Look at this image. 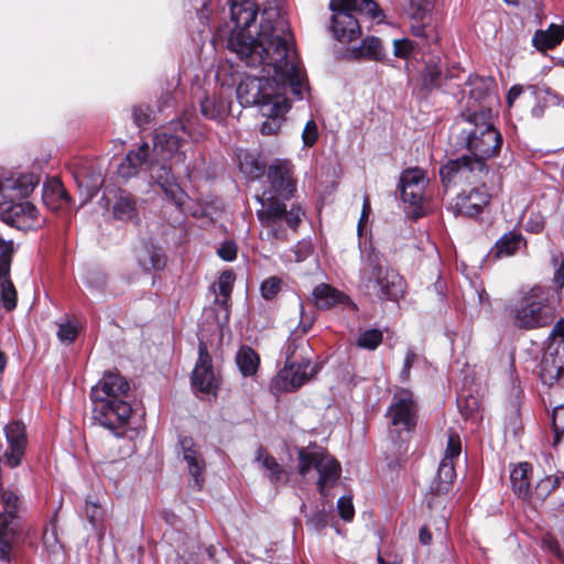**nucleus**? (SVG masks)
Segmentation results:
<instances>
[{
    "label": "nucleus",
    "mask_w": 564,
    "mask_h": 564,
    "mask_svg": "<svg viewBox=\"0 0 564 564\" xmlns=\"http://www.w3.org/2000/svg\"><path fill=\"white\" fill-rule=\"evenodd\" d=\"M455 478V464L441 460L437 473L430 485V490L435 495L446 494Z\"/></svg>",
    "instance_id": "nucleus-32"
},
{
    "label": "nucleus",
    "mask_w": 564,
    "mask_h": 564,
    "mask_svg": "<svg viewBox=\"0 0 564 564\" xmlns=\"http://www.w3.org/2000/svg\"><path fill=\"white\" fill-rule=\"evenodd\" d=\"M294 76L296 87L290 76H283L282 72H275L273 66L267 64L258 65L265 74L261 77H246L237 87V98L242 106H258L262 115L286 113L290 102L285 97V90L291 89L292 94L301 99L305 89V75L302 70L296 51L294 50Z\"/></svg>",
    "instance_id": "nucleus-3"
},
{
    "label": "nucleus",
    "mask_w": 564,
    "mask_h": 564,
    "mask_svg": "<svg viewBox=\"0 0 564 564\" xmlns=\"http://www.w3.org/2000/svg\"><path fill=\"white\" fill-rule=\"evenodd\" d=\"M471 85L474 88L470 90V96L476 100H484L490 97V90L494 86V82L491 79L478 78L473 79Z\"/></svg>",
    "instance_id": "nucleus-43"
},
{
    "label": "nucleus",
    "mask_w": 564,
    "mask_h": 564,
    "mask_svg": "<svg viewBox=\"0 0 564 564\" xmlns=\"http://www.w3.org/2000/svg\"><path fill=\"white\" fill-rule=\"evenodd\" d=\"M333 11L332 30L335 37L349 43L360 35V24L357 15L380 19L382 11L373 0H330Z\"/></svg>",
    "instance_id": "nucleus-6"
},
{
    "label": "nucleus",
    "mask_w": 564,
    "mask_h": 564,
    "mask_svg": "<svg viewBox=\"0 0 564 564\" xmlns=\"http://www.w3.org/2000/svg\"><path fill=\"white\" fill-rule=\"evenodd\" d=\"M416 360V354L413 350H408L404 359L403 369L401 371V377L403 380H406L410 376V370L413 364Z\"/></svg>",
    "instance_id": "nucleus-62"
},
{
    "label": "nucleus",
    "mask_w": 564,
    "mask_h": 564,
    "mask_svg": "<svg viewBox=\"0 0 564 564\" xmlns=\"http://www.w3.org/2000/svg\"><path fill=\"white\" fill-rule=\"evenodd\" d=\"M180 443L183 451V459L187 463L188 473L193 478L192 487L199 490L205 481V460L191 438L184 437Z\"/></svg>",
    "instance_id": "nucleus-22"
},
{
    "label": "nucleus",
    "mask_w": 564,
    "mask_h": 564,
    "mask_svg": "<svg viewBox=\"0 0 564 564\" xmlns=\"http://www.w3.org/2000/svg\"><path fill=\"white\" fill-rule=\"evenodd\" d=\"M76 180L80 187H86L90 197L97 194L104 182L100 169L89 171L87 166L79 169Z\"/></svg>",
    "instance_id": "nucleus-37"
},
{
    "label": "nucleus",
    "mask_w": 564,
    "mask_h": 564,
    "mask_svg": "<svg viewBox=\"0 0 564 564\" xmlns=\"http://www.w3.org/2000/svg\"><path fill=\"white\" fill-rule=\"evenodd\" d=\"M188 127L183 121L171 122L165 130L158 132L153 138V152L162 160L171 159L176 154L177 161H185V153H178V149L187 135Z\"/></svg>",
    "instance_id": "nucleus-14"
},
{
    "label": "nucleus",
    "mask_w": 564,
    "mask_h": 564,
    "mask_svg": "<svg viewBox=\"0 0 564 564\" xmlns=\"http://www.w3.org/2000/svg\"><path fill=\"white\" fill-rule=\"evenodd\" d=\"M129 391L128 381L118 373H106L93 387L90 398L95 404L94 420L109 430L123 425L132 413L131 405L121 398Z\"/></svg>",
    "instance_id": "nucleus-4"
},
{
    "label": "nucleus",
    "mask_w": 564,
    "mask_h": 564,
    "mask_svg": "<svg viewBox=\"0 0 564 564\" xmlns=\"http://www.w3.org/2000/svg\"><path fill=\"white\" fill-rule=\"evenodd\" d=\"M138 262L144 271L160 270L165 265V258L159 248L145 245L138 252Z\"/></svg>",
    "instance_id": "nucleus-35"
},
{
    "label": "nucleus",
    "mask_w": 564,
    "mask_h": 564,
    "mask_svg": "<svg viewBox=\"0 0 564 564\" xmlns=\"http://www.w3.org/2000/svg\"><path fill=\"white\" fill-rule=\"evenodd\" d=\"M429 180L419 167L406 169L400 176L401 197L405 203L419 207L424 198Z\"/></svg>",
    "instance_id": "nucleus-19"
},
{
    "label": "nucleus",
    "mask_w": 564,
    "mask_h": 564,
    "mask_svg": "<svg viewBox=\"0 0 564 564\" xmlns=\"http://www.w3.org/2000/svg\"><path fill=\"white\" fill-rule=\"evenodd\" d=\"M358 55L370 59L381 61L384 57V50L378 37L370 36L362 40L358 48Z\"/></svg>",
    "instance_id": "nucleus-40"
},
{
    "label": "nucleus",
    "mask_w": 564,
    "mask_h": 564,
    "mask_svg": "<svg viewBox=\"0 0 564 564\" xmlns=\"http://www.w3.org/2000/svg\"><path fill=\"white\" fill-rule=\"evenodd\" d=\"M282 280L278 276L265 279L260 286L261 295L265 300L273 299L281 290Z\"/></svg>",
    "instance_id": "nucleus-46"
},
{
    "label": "nucleus",
    "mask_w": 564,
    "mask_h": 564,
    "mask_svg": "<svg viewBox=\"0 0 564 564\" xmlns=\"http://www.w3.org/2000/svg\"><path fill=\"white\" fill-rule=\"evenodd\" d=\"M254 463L263 470L264 476L272 485L286 484L288 471L276 459L264 448L259 447L256 452Z\"/></svg>",
    "instance_id": "nucleus-26"
},
{
    "label": "nucleus",
    "mask_w": 564,
    "mask_h": 564,
    "mask_svg": "<svg viewBox=\"0 0 564 564\" xmlns=\"http://www.w3.org/2000/svg\"><path fill=\"white\" fill-rule=\"evenodd\" d=\"M4 442L0 440V464L14 468L21 464L25 453V425L20 421L10 422L4 426Z\"/></svg>",
    "instance_id": "nucleus-11"
},
{
    "label": "nucleus",
    "mask_w": 564,
    "mask_h": 564,
    "mask_svg": "<svg viewBox=\"0 0 564 564\" xmlns=\"http://www.w3.org/2000/svg\"><path fill=\"white\" fill-rule=\"evenodd\" d=\"M489 199L490 195L485 188L475 187L468 193L462 192L457 194L453 206L456 213L463 216L474 217L482 212L485 206L488 205Z\"/></svg>",
    "instance_id": "nucleus-21"
},
{
    "label": "nucleus",
    "mask_w": 564,
    "mask_h": 564,
    "mask_svg": "<svg viewBox=\"0 0 564 564\" xmlns=\"http://www.w3.org/2000/svg\"><path fill=\"white\" fill-rule=\"evenodd\" d=\"M230 12L235 29L228 40L229 48L247 66H273L275 72H282L284 77L291 76V82L296 86L294 39L281 10L276 6L263 9L256 37L247 32V29L256 20L258 4L253 0H232Z\"/></svg>",
    "instance_id": "nucleus-1"
},
{
    "label": "nucleus",
    "mask_w": 564,
    "mask_h": 564,
    "mask_svg": "<svg viewBox=\"0 0 564 564\" xmlns=\"http://www.w3.org/2000/svg\"><path fill=\"white\" fill-rule=\"evenodd\" d=\"M552 424L555 433V441L557 443L564 437V404L558 405L553 410Z\"/></svg>",
    "instance_id": "nucleus-47"
},
{
    "label": "nucleus",
    "mask_w": 564,
    "mask_h": 564,
    "mask_svg": "<svg viewBox=\"0 0 564 564\" xmlns=\"http://www.w3.org/2000/svg\"><path fill=\"white\" fill-rule=\"evenodd\" d=\"M0 219L19 230L35 229L43 224L37 208L23 199L2 208Z\"/></svg>",
    "instance_id": "nucleus-15"
},
{
    "label": "nucleus",
    "mask_w": 564,
    "mask_h": 564,
    "mask_svg": "<svg viewBox=\"0 0 564 564\" xmlns=\"http://www.w3.org/2000/svg\"><path fill=\"white\" fill-rule=\"evenodd\" d=\"M555 487H556V481L551 477H545L536 484L533 494L536 495L538 498L543 499L552 490H554Z\"/></svg>",
    "instance_id": "nucleus-55"
},
{
    "label": "nucleus",
    "mask_w": 564,
    "mask_h": 564,
    "mask_svg": "<svg viewBox=\"0 0 564 564\" xmlns=\"http://www.w3.org/2000/svg\"><path fill=\"white\" fill-rule=\"evenodd\" d=\"M564 341V318H561L553 327L550 336L549 343L560 344Z\"/></svg>",
    "instance_id": "nucleus-61"
},
{
    "label": "nucleus",
    "mask_w": 564,
    "mask_h": 564,
    "mask_svg": "<svg viewBox=\"0 0 564 564\" xmlns=\"http://www.w3.org/2000/svg\"><path fill=\"white\" fill-rule=\"evenodd\" d=\"M542 543L558 560L564 561V552L562 551L558 541L554 536L546 534L543 538Z\"/></svg>",
    "instance_id": "nucleus-57"
},
{
    "label": "nucleus",
    "mask_w": 564,
    "mask_h": 564,
    "mask_svg": "<svg viewBox=\"0 0 564 564\" xmlns=\"http://www.w3.org/2000/svg\"><path fill=\"white\" fill-rule=\"evenodd\" d=\"M0 498L3 507L0 518L9 519L14 517L17 520L23 521L24 508L21 499L14 491L6 489L2 482H0Z\"/></svg>",
    "instance_id": "nucleus-33"
},
{
    "label": "nucleus",
    "mask_w": 564,
    "mask_h": 564,
    "mask_svg": "<svg viewBox=\"0 0 564 564\" xmlns=\"http://www.w3.org/2000/svg\"><path fill=\"white\" fill-rule=\"evenodd\" d=\"M43 541L46 546L54 549L57 543L54 530L45 528L43 533Z\"/></svg>",
    "instance_id": "nucleus-64"
},
{
    "label": "nucleus",
    "mask_w": 564,
    "mask_h": 564,
    "mask_svg": "<svg viewBox=\"0 0 564 564\" xmlns=\"http://www.w3.org/2000/svg\"><path fill=\"white\" fill-rule=\"evenodd\" d=\"M387 417L397 432H410L414 429L416 404L411 391L400 389L394 393L393 401L387 411Z\"/></svg>",
    "instance_id": "nucleus-13"
},
{
    "label": "nucleus",
    "mask_w": 564,
    "mask_h": 564,
    "mask_svg": "<svg viewBox=\"0 0 564 564\" xmlns=\"http://www.w3.org/2000/svg\"><path fill=\"white\" fill-rule=\"evenodd\" d=\"M192 383L195 389L205 393H215L218 380L214 373L212 357L205 343L198 344V359L192 375Z\"/></svg>",
    "instance_id": "nucleus-18"
},
{
    "label": "nucleus",
    "mask_w": 564,
    "mask_h": 564,
    "mask_svg": "<svg viewBox=\"0 0 564 564\" xmlns=\"http://www.w3.org/2000/svg\"><path fill=\"white\" fill-rule=\"evenodd\" d=\"M43 202L51 209H61L67 206L70 197L58 180H53L43 187Z\"/></svg>",
    "instance_id": "nucleus-31"
},
{
    "label": "nucleus",
    "mask_w": 564,
    "mask_h": 564,
    "mask_svg": "<svg viewBox=\"0 0 564 564\" xmlns=\"http://www.w3.org/2000/svg\"><path fill=\"white\" fill-rule=\"evenodd\" d=\"M532 466L529 463L518 464L510 473V481L514 494L522 499L530 498Z\"/></svg>",
    "instance_id": "nucleus-29"
},
{
    "label": "nucleus",
    "mask_w": 564,
    "mask_h": 564,
    "mask_svg": "<svg viewBox=\"0 0 564 564\" xmlns=\"http://www.w3.org/2000/svg\"><path fill=\"white\" fill-rule=\"evenodd\" d=\"M562 31L558 26H551L547 31H538L534 34L533 43L538 48L545 50L556 46L561 40Z\"/></svg>",
    "instance_id": "nucleus-39"
},
{
    "label": "nucleus",
    "mask_w": 564,
    "mask_h": 564,
    "mask_svg": "<svg viewBox=\"0 0 564 564\" xmlns=\"http://www.w3.org/2000/svg\"><path fill=\"white\" fill-rule=\"evenodd\" d=\"M12 240L0 237V305L8 311L17 306V291L10 279V268L14 253Z\"/></svg>",
    "instance_id": "nucleus-16"
},
{
    "label": "nucleus",
    "mask_w": 564,
    "mask_h": 564,
    "mask_svg": "<svg viewBox=\"0 0 564 564\" xmlns=\"http://www.w3.org/2000/svg\"><path fill=\"white\" fill-rule=\"evenodd\" d=\"M23 532V521L0 518V562L9 563L14 542Z\"/></svg>",
    "instance_id": "nucleus-25"
},
{
    "label": "nucleus",
    "mask_w": 564,
    "mask_h": 564,
    "mask_svg": "<svg viewBox=\"0 0 564 564\" xmlns=\"http://www.w3.org/2000/svg\"><path fill=\"white\" fill-rule=\"evenodd\" d=\"M77 329L75 326H73L69 323L59 325L57 336L59 340L66 341V343H73L76 338Z\"/></svg>",
    "instance_id": "nucleus-58"
},
{
    "label": "nucleus",
    "mask_w": 564,
    "mask_h": 564,
    "mask_svg": "<svg viewBox=\"0 0 564 564\" xmlns=\"http://www.w3.org/2000/svg\"><path fill=\"white\" fill-rule=\"evenodd\" d=\"M523 89L520 85L512 86L507 95V102L509 107H512L514 100L522 94Z\"/></svg>",
    "instance_id": "nucleus-63"
},
{
    "label": "nucleus",
    "mask_w": 564,
    "mask_h": 564,
    "mask_svg": "<svg viewBox=\"0 0 564 564\" xmlns=\"http://www.w3.org/2000/svg\"><path fill=\"white\" fill-rule=\"evenodd\" d=\"M460 452L462 443L459 435L454 432L448 433L447 445L442 460L454 463V459H456L460 455Z\"/></svg>",
    "instance_id": "nucleus-44"
},
{
    "label": "nucleus",
    "mask_w": 564,
    "mask_h": 564,
    "mask_svg": "<svg viewBox=\"0 0 564 564\" xmlns=\"http://www.w3.org/2000/svg\"><path fill=\"white\" fill-rule=\"evenodd\" d=\"M236 364L243 377L253 376L259 367L258 354L248 346H242L236 355Z\"/></svg>",
    "instance_id": "nucleus-36"
},
{
    "label": "nucleus",
    "mask_w": 564,
    "mask_h": 564,
    "mask_svg": "<svg viewBox=\"0 0 564 564\" xmlns=\"http://www.w3.org/2000/svg\"><path fill=\"white\" fill-rule=\"evenodd\" d=\"M307 345H288L285 349L286 360L273 379V389L279 392L295 391L312 379L317 372L316 366L312 365L306 356Z\"/></svg>",
    "instance_id": "nucleus-9"
},
{
    "label": "nucleus",
    "mask_w": 564,
    "mask_h": 564,
    "mask_svg": "<svg viewBox=\"0 0 564 564\" xmlns=\"http://www.w3.org/2000/svg\"><path fill=\"white\" fill-rule=\"evenodd\" d=\"M218 256L225 261H232L237 257V247L232 241H227L217 250Z\"/></svg>",
    "instance_id": "nucleus-60"
},
{
    "label": "nucleus",
    "mask_w": 564,
    "mask_h": 564,
    "mask_svg": "<svg viewBox=\"0 0 564 564\" xmlns=\"http://www.w3.org/2000/svg\"><path fill=\"white\" fill-rule=\"evenodd\" d=\"M285 113L262 115L265 121L261 124V133L267 135L276 134L282 126Z\"/></svg>",
    "instance_id": "nucleus-45"
},
{
    "label": "nucleus",
    "mask_w": 564,
    "mask_h": 564,
    "mask_svg": "<svg viewBox=\"0 0 564 564\" xmlns=\"http://www.w3.org/2000/svg\"><path fill=\"white\" fill-rule=\"evenodd\" d=\"M481 129L482 137L467 143V149L471 152V156L485 162L488 158L498 154L502 144V137L497 130H488L487 127H481Z\"/></svg>",
    "instance_id": "nucleus-23"
},
{
    "label": "nucleus",
    "mask_w": 564,
    "mask_h": 564,
    "mask_svg": "<svg viewBox=\"0 0 564 564\" xmlns=\"http://www.w3.org/2000/svg\"><path fill=\"white\" fill-rule=\"evenodd\" d=\"M150 147L147 142H142L138 149L128 152L124 161L118 167V174L123 178L134 176L139 169L149 161Z\"/></svg>",
    "instance_id": "nucleus-28"
},
{
    "label": "nucleus",
    "mask_w": 564,
    "mask_h": 564,
    "mask_svg": "<svg viewBox=\"0 0 564 564\" xmlns=\"http://www.w3.org/2000/svg\"><path fill=\"white\" fill-rule=\"evenodd\" d=\"M413 52V44L408 39L393 41V53L397 57L408 58Z\"/></svg>",
    "instance_id": "nucleus-54"
},
{
    "label": "nucleus",
    "mask_w": 564,
    "mask_h": 564,
    "mask_svg": "<svg viewBox=\"0 0 564 564\" xmlns=\"http://www.w3.org/2000/svg\"><path fill=\"white\" fill-rule=\"evenodd\" d=\"M202 113L208 118L216 121H221L227 113V105L223 100H217L216 98L206 97L200 102Z\"/></svg>",
    "instance_id": "nucleus-38"
},
{
    "label": "nucleus",
    "mask_w": 564,
    "mask_h": 564,
    "mask_svg": "<svg viewBox=\"0 0 564 564\" xmlns=\"http://www.w3.org/2000/svg\"><path fill=\"white\" fill-rule=\"evenodd\" d=\"M328 514L325 510L314 512L307 520L308 525L314 530H322L327 525Z\"/></svg>",
    "instance_id": "nucleus-56"
},
{
    "label": "nucleus",
    "mask_w": 564,
    "mask_h": 564,
    "mask_svg": "<svg viewBox=\"0 0 564 564\" xmlns=\"http://www.w3.org/2000/svg\"><path fill=\"white\" fill-rule=\"evenodd\" d=\"M339 516L345 521H351L355 514L354 505L350 497H340L337 501Z\"/></svg>",
    "instance_id": "nucleus-51"
},
{
    "label": "nucleus",
    "mask_w": 564,
    "mask_h": 564,
    "mask_svg": "<svg viewBox=\"0 0 564 564\" xmlns=\"http://www.w3.org/2000/svg\"><path fill=\"white\" fill-rule=\"evenodd\" d=\"M555 308L550 304L547 291L532 288L513 308V324L521 329H535L552 324Z\"/></svg>",
    "instance_id": "nucleus-8"
},
{
    "label": "nucleus",
    "mask_w": 564,
    "mask_h": 564,
    "mask_svg": "<svg viewBox=\"0 0 564 564\" xmlns=\"http://www.w3.org/2000/svg\"><path fill=\"white\" fill-rule=\"evenodd\" d=\"M552 263L555 269L553 283L561 290L564 288V253L553 254Z\"/></svg>",
    "instance_id": "nucleus-49"
},
{
    "label": "nucleus",
    "mask_w": 564,
    "mask_h": 564,
    "mask_svg": "<svg viewBox=\"0 0 564 564\" xmlns=\"http://www.w3.org/2000/svg\"><path fill=\"white\" fill-rule=\"evenodd\" d=\"M152 110L149 106L140 105L133 108V121L138 127H143L151 120Z\"/></svg>",
    "instance_id": "nucleus-53"
},
{
    "label": "nucleus",
    "mask_w": 564,
    "mask_h": 564,
    "mask_svg": "<svg viewBox=\"0 0 564 564\" xmlns=\"http://www.w3.org/2000/svg\"><path fill=\"white\" fill-rule=\"evenodd\" d=\"M463 134L465 135L466 144L471 143L475 139L481 138V127H487L488 130H496L492 123L491 111L489 109H481L475 111L465 120Z\"/></svg>",
    "instance_id": "nucleus-27"
},
{
    "label": "nucleus",
    "mask_w": 564,
    "mask_h": 564,
    "mask_svg": "<svg viewBox=\"0 0 564 564\" xmlns=\"http://www.w3.org/2000/svg\"><path fill=\"white\" fill-rule=\"evenodd\" d=\"M540 378L549 387L564 384V341L547 344L540 364Z\"/></svg>",
    "instance_id": "nucleus-17"
},
{
    "label": "nucleus",
    "mask_w": 564,
    "mask_h": 564,
    "mask_svg": "<svg viewBox=\"0 0 564 564\" xmlns=\"http://www.w3.org/2000/svg\"><path fill=\"white\" fill-rule=\"evenodd\" d=\"M443 75V67L438 62L431 61L422 74L423 86L427 89L438 87Z\"/></svg>",
    "instance_id": "nucleus-41"
},
{
    "label": "nucleus",
    "mask_w": 564,
    "mask_h": 564,
    "mask_svg": "<svg viewBox=\"0 0 564 564\" xmlns=\"http://www.w3.org/2000/svg\"><path fill=\"white\" fill-rule=\"evenodd\" d=\"M382 332L377 328L367 329L360 333L357 339V345L360 348L373 350L382 341Z\"/></svg>",
    "instance_id": "nucleus-42"
},
{
    "label": "nucleus",
    "mask_w": 564,
    "mask_h": 564,
    "mask_svg": "<svg viewBox=\"0 0 564 564\" xmlns=\"http://www.w3.org/2000/svg\"><path fill=\"white\" fill-rule=\"evenodd\" d=\"M317 474V490L323 497H327L329 490L338 482L341 475L339 462L317 447H302L297 452V473L303 478H310L312 471Z\"/></svg>",
    "instance_id": "nucleus-7"
},
{
    "label": "nucleus",
    "mask_w": 564,
    "mask_h": 564,
    "mask_svg": "<svg viewBox=\"0 0 564 564\" xmlns=\"http://www.w3.org/2000/svg\"><path fill=\"white\" fill-rule=\"evenodd\" d=\"M486 163L481 159L464 155L448 161L441 171V180L445 187L463 184H476L486 174Z\"/></svg>",
    "instance_id": "nucleus-10"
},
{
    "label": "nucleus",
    "mask_w": 564,
    "mask_h": 564,
    "mask_svg": "<svg viewBox=\"0 0 564 564\" xmlns=\"http://www.w3.org/2000/svg\"><path fill=\"white\" fill-rule=\"evenodd\" d=\"M318 138L317 124L314 120L306 122L302 132V140L305 147H312Z\"/></svg>",
    "instance_id": "nucleus-52"
},
{
    "label": "nucleus",
    "mask_w": 564,
    "mask_h": 564,
    "mask_svg": "<svg viewBox=\"0 0 564 564\" xmlns=\"http://www.w3.org/2000/svg\"><path fill=\"white\" fill-rule=\"evenodd\" d=\"M312 299L318 310H330L337 305L356 307L347 294L327 283L317 284L313 289Z\"/></svg>",
    "instance_id": "nucleus-24"
},
{
    "label": "nucleus",
    "mask_w": 564,
    "mask_h": 564,
    "mask_svg": "<svg viewBox=\"0 0 564 564\" xmlns=\"http://www.w3.org/2000/svg\"><path fill=\"white\" fill-rule=\"evenodd\" d=\"M358 288L364 293L381 301L397 302L403 296L405 282L395 270L383 268L379 254L371 250L362 260Z\"/></svg>",
    "instance_id": "nucleus-5"
},
{
    "label": "nucleus",
    "mask_w": 564,
    "mask_h": 564,
    "mask_svg": "<svg viewBox=\"0 0 564 564\" xmlns=\"http://www.w3.org/2000/svg\"><path fill=\"white\" fill-rule=\"evenodd\" d=\"M267 178L270 189L257 197L261 204L257 217L265 230L267 239L286 240L282 221L295 230L305 217V212L300 205L292 204L288 209L285 203L278 197L289 199L296 191L293 164L290 160L275 159L268 166Z\"/></svg>",
    "instance_id": "nucleus-2"
},
{
    "label": "nucleus",
    "mask_w": 564,
    "mask_h": 564,
    "mask_svg": "<svg viewBox=\"0 0 564 564\" xmlns=\"http://www.w3.org/2000/svg\"><path fill=\"white\" fill-rule=\"evenodd\" d=\"M151 176L161 187L165 197L170 199L182 213H185L186 210L184 205L188 196L174 181L171 167L165 165L155 166L151 163Z\"/></svg>",
    "instance_id": "nucleus-20"
},
{
    "label": "nucleus",
    "mask_w": 564,
    "mask_h": 564,
    "mask_svg": "<svg viewBox=\"0 0 564 564\" xmlns=\"http://www.w3.org/2000/svg\"><path fill=\"white\" fill-rule=\"evenodd\" d=\"M544 226L545 220L540 214H531V216L527 220L525 229L528 231L539 234L543 230Z\"/></svg>",
    "instance_id": "nucleus-59"
},
{
    "label": "nucleus",
    "mask_w": 564,
    "mask_h": 564,
    "mask_svg": "<svg viewBox=\"0 0 564 564\" xmlns=\"http://www.w3.org/2000/svg\"><path fill=\"white\" fill-rule=\"evenodd\" d=\"M235 282V274L231 271H225L220 274L217 288L219 291V294L224 296L225 300H228L230 296V293L232 291V285Z\"/></svg>",
    "instance_id": "nucleus-48"
},
{
    "label": "nucleus",
    "mask_w": 564,
    "mask_h": 564,
    "mask_svg": "<svg viewBox=\"0 0 564 564\" xmlns=\"http://www.w3.org/2000/svg\"><path fill=\"white\" fill-rule=\"evenodd\" d=\"M40 178L33 173H10L0 177V210L26 198L37 186Z\"/></svg>",
    "instance_id": "nucleus-12"
},
{
    "label": "nucleus",
    "mask_w": 564,
    "mask_h": 564,
    "mask_svg": "<svg viewBox=\"0 0 564 564\" xmlns=\"http://www.w3.org/2000/svg\"><path fill=\"white\" fill-rule=\"evenodd\" d=\"M112 215L122 221H137L139 213L135 198L131 194L121 193L115 202Z\"/></svg>",
    "instance_id": "nucleus-34"
},
{
    "label": "nucleus",
    "mask_w": 564,
    "mask_h": 564,
    "mask_svg": "<svg viewBox=\"0 0 564 564\" xmlns=\"http://www.w3.org/2000/svg\"><path fill=\"white\" fill-rule=\"evenodd\" d=\"M525 247V240L523 236L516 231H509L505 234L495 245L491 250L494 258H502L513 256L520 249Z\"/></svg>",
    "instance_id": "nucleus-30"
},
{
    "label": "nucleus",
    "mask_w": 564,
    "mask_h": 564,
    "mask_svg": "<svg viewBox=\"0 0 564 564\" xmlns=\"http://www.w3.org/2000/svg\"><path fill=\"white\" fill-rule=\"evenodd\" d=\"M85 511H86V516H87L89 522L91 523V525L95 529H98L104 519L102 508L95 502L87 501Z\"/></svg>",
    "instance_id": "nucleus-50"
}]
</instances>
